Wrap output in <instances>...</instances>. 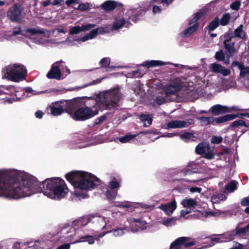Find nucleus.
Wrapping results in <instances>:
<instances>
[{"label":"nucleus","mask_w":249,"mask_h":249,"mask_svg":"<svg viewBox=\"0 0 249 249\" xmlns=\"http://www.w3.org/2000/svg\"><path fill=\"white\" fill-rule=\"evenodd\" d=\"M41 192L50 198L58 200L67 195L69 189L65 181L59 178L39 182L36 177L24 171L0 170V197L18 199Z\"/></svg>","instance_id":"f257e3e1"},{"label":"nucleus","mask_w":249,"mask_h":249,"mask_svg":"<svg viewBox=\"0 0 249 249\" xmlns=\"http://www.w3.org/2000/svg\"><path fill=\"white\" fill-rule=\"evenodd\" d=\"M91 101V107H79L77 100H71L73 106L70 108L68 114L75 121H84L98 114L100 110H108L113 112L120 107L122 98L119 87H115L100 93L94 99L89 97Z\"/></svg>","instance_id":"f03ea898"},{"label":"nucleus","mask_w":249,"mask_h":249,"mask_svg":"<svg viewBox=\"0 0 249 249\" xmlns=\"http://www.w3.org/2000/svg\"><path fill=\"white\" fill-rule=\"evenodd\" d=\"M160 92L162 95H165L167 99H172V101L180 93L182 94L183 97L190 100L198 98L195 88L186 82H182L179 78L172 83L166 85Z\"/></svg>","instance_id":"7ed1b4c3"},{"label":"nucleus","mask_w":249,"mask_h":249,"mask_svg":"<svg viewBox=\"0 0 249 249\" xmlns=\"http://www.w3.org/2000/svg\"><path fill=\"white\" fill-rule=\"evenodd\" d=\"M66 178L75 189L89 190L100 184V180L86 172L74 171L66 175Z\"/></svg>","instance_id":"20e7f679"},{"label":"nucleus","mask_w":249,"mask_h":249,"mask_svg":"<svg viewBox=\"0 0 249 249\" xmlns=\"http://www.w3.org/2000/svg\"><path fill=\"white\" fill-rule=\"evenodd\" d=\"M12 35L14 36L20 35L31 39L36 44L47 45L50 43L48 38L51 36L52 32L40 27H25L22 29L18 26L13 29Z\"/></svg>","instance_id":"39448f33"},{"label":"nucleus","mask_w":249,"mask_h":249,"mask_svg":"<svg viewBox=\"0 0 249 249\" xmlns=\"http://www.w3.org/2000/svg\"><path fill=\"white\" fill-rule=\"evenodd\" d=\"M83 231L79 229L76 231L75 228L72 227H68L62 230L63 237L61 238V241L71 242L72 244H75L82 242H88L90 245L93 244L96 240L94 233L89 232V233H82Z\"/></svg>","instance_id":"423d86ee"},{"label":"nucleus","mask_w":249,"mask_h":249,"mask_svg":"<svg viewBox=\"0 0 249 249\" xmlns=\"http://www.w3.org/2000/svg\"><path fill=\"white\" fill-rule=\"evenodd\" d=\"M3 78L15 82H19L25 78L26 68L20 64H13L5 67L2 70Z\"/></svg>","instance_id":"0eeeda50"},{"label":"nucleus","mask_w":249,"mask_h":249,"mask_svg":"<svg viewBox=\"0 0 249 249\" xmlns=\"http://www.w3.org/2000/svg\"><path fill=\"white\" fill-rule=\"evenodd\" d=\"M71 100H61L52 103L49 107L48 110L53 116H58L64 112L68 113L70 107L73 106Z\"/></svg>","instance_id":"6e6552de"},{"label":"nucleus","mask_w":249,"mask_h":249,"mask_svg":"<svg viewBox=\"0 0 249 249\" xmlns=\"http://www.w3.org/2000/svg\"><path fill=\"white\" fill-rule=\"evenodd\" d=\"M214 89V93L220 92L222 91H225L223 85V78L218 79L217 81L213 83V85L210 83H207V86L204 87L203 91L201 89H197L196 90V94L199 96H204L208 89Z\"/></svg>","instance_id":"1a4fd4ad"},{"label":"nucleus","mask_w":249,"mask_h":249,"mask_svg":"<svg viewBox=\"0 0 249 249\" xmlns=\"http://www.w3.org/2000/svg\"><path fill=\"white\" fill-rule=\"evenodd\" d=\"M148 10L145 6L142 5L139 7L129 9L125 13V18L134 22H136L142 17Z\"/></svg>","instance_id":"9d476101"},{"label":"nucleus","mask_w":249,"mask_h":249,"mask_svg":"<svg viewBox=\"0 0 249 249\" xmlns=\"http://www.w3.org/2000/svg\"><path fill=\"white\" fill-rule=\"evenodd\" d=\"M110 222L111 219L110 217H106L103 216H96L94 220V225L93 231L97 232L104 230H107L110 228Z\"/></svg>","instance_id":"9b49d317"},{"label":"nucleus","mask_w":249,"mask_h":249,"mask_svg":"<svg viewBox=\"0 0 249 249\" xmlns=\"http://www.w3.org/2000/svg\"><path fill=\"white\" fill-rule=\"evenodd\" d=\"M22 11L20 4L16 3L9 8L7 12V16L12 21L18 22L21 19Z\"/></svg>","instance_id":"f8f14e48"},{"label":"nucleus","mask_w":249,"mask_h":249,"mask_svg":"<svg viewBox=\"0 0 249 249\" xmlns=\"http://www.w3.org/2000/svg\"><path fill=\"white\" fill-rule=\"evenodd\" d=\"M120 187V182L114 179L108 183L106 188L105 195L108 199H113L117 195L118 190Z\"/></svg>","instance_id":"ddd939ff"},{"label":"nucleus","mask_w":249,"mask_h":249,"mask_svg":"<svg viewBox=\"0 0 249 249\" xmlns=\"http://www.w3.org/2000/svg\"><path fill=\"white\" fill-rule=\"evenodd\" d=\"M108 231L113 237H120L124 235L126 231H129V228L127 225H117L114 222L111 224Z\"/></svg>","instance_id":"4468645a"},{"label":"nucleus","mask_w":249,"mask_h":249,"mask_svg":"<svg viewBox=\"0 0 249 249\" xmlns=\"http://www.w3.org/2000/svg\"><path fill=\"white\" fill-rule=\"evenodd\" d=\"M129 224L128 226L129 231L136 232L139 230H143L146 229L147 227V222L141 218H130L127 219Z\"/></svg>","instance_id":"2eb2a0df"},{"label":"nucleus","mask_w":249,"mask_h":249,"mask_svg":"<svg viewBox=\"0 0 249 249\" xmlns=\"http://www.w3.org/2000/svg\"><path fill=\"white\" fill-rule=\"evenodd\" d=\"M194 123L193 119H189L186 121L181 120H173L165 124L164 127L165 129L181 128L186 127Z\"/></svg>","instance_id":"dca6fc26"},{"label":"nucleus","mask_w":249,"mask_h":249,"mask_svg":"<svg viewBox=\"0 0 249 249\" xmlns=\"http://www.w3.org/2000/svg\"><path fill=\"white\" fill-rule=\"evenodd\" d=\"M232 240L230 231L223 234L213 235L208 238V241L210 242V246H212L217 243L229 242Z\"/></svg>","instance_id":"f3484780"},{"label":"nucleus","mask_w":249,"mask_h":249,"mask_svg":"<svg viewBox=\"0 0 249 249\" xmlns=\"http://www.w3.org/2000/svg\"><path fill=\"white\" fill-rule=\"evenodd\" d=\"M98 34V30L97 29L91 30L89 33L87 34L81 38H77L71 40L69 37H68L67 39L63 41L64 43H68L69 45H72L74 41H81L82 42L86 41L88 40L92 39L97 36Z\"/></svg>","instance_id":"a211bd4d"},{"label":"nucleus","mask_w":249,"mask_h":249,"mask_svg":"<svg viewBox=\"0 0 249 249\" xmlns=\"http://www.w3.org/2000/svg\"><path fill=\"white\" fill-rule=\"evenodd\" d=\"M98 34V30L97 29L91 30L89 33L87 34L81 38H77L71 40L69 37H68L67 39L63 41L64 43H68L69 45H72L74 41H81L82 42L86 41L88 40L92 39L97 36Z\"/></svg>","instance_id":"6ab92c4d"},{"label":"nucleus","mask_w":249,"mask_h":249,"mask_svg":"<svg viewBox=\"0 0 249 249\" xmlns=\"http://www.w3.org/2000/svg\"><path fill=\"white\" fill-rule=\"evenodd\" d=\"M224 41L223 43L225 49L229 53L231 56H233L236 52V50L234 47L235 41L231 36H230L227 33L223 36Z\"/></svg>","instance_id":"aec40b11"},{"label":"nucleus","mask_w":249,"mask_h":249,"mask_svg":"<svg viewBox=\"0 0 249 249\" xmlns=\"http://www.w3.org/2000/svg\"><path fill=\"white\" fill-rule=\"evenodd\" d=\"M130 19L125 18V13L124 15L117 17L113 24V29L115 30H119L123 27L128 28L130 24Z\"/></svg>","instance_id":"412c9836"},{"label":"nucleus","mask_w":249,"mask_h":249,"mask_svg":"<svg viewBox=\"0 0 249 249\" xmlns=\"http://www.w3.org/2000/svg\"><path fill=\"white\" fill-rule=\"evenodd\" d=\"M209 68L212 72L215 73H220L224 76L229 75L231 72L230 69H227L224 66L216 63L211 64Z\"/></svg>","instance_id":"4be33fe9"},{"label":"nucleus","mask_w":249,"mask_h":249,"mask_svg":"<svg viewBox=\"0 0 249 249\" xmlns=\"http://www.w3.org/2000/svg\"><path fill=\"white\" fill-rule=\"evenodd\" d=\"M21 92L23 94L25 92L29 93H31L33 95H37L41 94L45 92V91H36L33 90L31 87H26L23 89H20V91H17L15 94L16 98H13L11 99L7 100V102L10 103H12L14 101H18L22 98V95L20 94Z\"/></svg>","instance_id":"5701e85b"},{"label":"nucleus","mask_w":249,"mask_h":249,"mask_svg":"<svg viewBox=\"0 0 249 249\" xmlns=\"http://www.w3.org/2000/svg\"><path fill=\"white\" fill-rule=\"evenodd\" d=\"M47 77L49 79H55L60 80L61 78L59 61L54 63L52 65L51 70L47 74Z\"/></svg>","instance_id":"b1692460"},{"label":"nucleus","mask_w":249,"mask_h":249,"mask_svg":"<svg viewBox=\"0 0 249 249\" xmlns=\"http://www.w3.org/2000/svg\"><path fill=\"white\" fill-rule=\"evenodd\" d=\"M177 208V204L175 199L172 200L170 202L162 204L159 206V208L163 210L166 214L171 215Z\"/></svg>","instance_id":"393cba45"},{"label":"nucleus","mask_w":249,"mask_h":249,"mask_svg":"<svg viewBox=\"0 0 249 249\" xmlns=\"http://www.w3.org/2000/svg\"><path fill=\"white\" fill-rule=\"evenodd\" d=\"M211 111L212 113L215 115H218L220 113L230 112V110L229 108V107L226 106H222L220 105H216L213 106L211 108Z\"/></svg>","instance_id":"a878e982"},{"label":"nucleus","mask_w":249,"mask_h":249,"mask_svg":"<svg viewBox=\"0 0 249 249\" xmlns=\"http://www.w3.org/2000/svg\"><path fill=\"white\" fill-rule=\"evenodd\" d=\"M227 34L231 36V38L233 39L235 37L243 39L246 38V33L243 31V25H240L237 28L235 29L233 33H228Z\"/></svg>","instance_id":"bb28decb"},{"label":"nucleus","mask_w":249,"mask_h":249,"mask_svg":"<svg viewBox=\"0 0 249 249\" xmlns=\"http://www.w3.org/2000/svg\"><path fill=\"white\" fill-rule=\"evenodd\" d=\"M90 220L89 217L85 216L75 220L73 223V225L76 229L83 228L84 227H86V226L90 222Z\"/></svg>","instance_id":"cd10ccee"},{"label":"nucleus","mask_w":249,"mask_h":249,"mask_svg":"<svg viewBox=\"0 0 249 249\" xmlns=\"http://www.w3.org/2000/svg\"><path fill=\"white\" fill-rule=\"evenodd\" d=\"M169 64V62H164L160 60H150L144 62L142 65L147 68L160 66L166 65Z\"/></svg>","instance_id":"c85d7f7f"},{"label":"nucleus","mask_w":249,"mask_h":249,"mask_svg":"<svg viewBox=\"0 0 249 249\" xmlns=\"http://www.w3.org/2000/svg\"><path fill=\"white\" fill-rule=\"evenodd\" d=\"M135 205H138V206H141L145 209H147L149 208L148 205L143 204L142 203H135L134 202H132L130 201H124L122 202H119L116 205L117 207L120 208H130L135 207Z\"/></svg>","instance_id":"c756f323"},{"label":"nucleus","mask_w":249,"mask_h":249,"mask_svg":"<svg viewBox=\"0 0 249 249\" xmlns=\"http://www.w3.org/2000/svg\"><path fill=\"white\" fill-rule=\"evenodd\" d=\"M199 25L198 23L193 24V25L185 29L184 31L180 33V35L181 37H186L190 36L193 33L196 32L198 28Z\"/></svg>","instance_id":"7c9ffc66"},{"label":"nucleus","mask_w":249,"mask_h":249,"mask_svg":"<svg viewBox=\"0 0 249 249\" xmlns=\"http://www.w3.org/2000/svg\"><path fill=\"white\" fill-rule=\"evenodd\" d=\"M223 81L225 91L236 87V82L232 78H223Z\"/></svg>","instance_id":"2f4dec72"},{"label":"nucleus","mask_w":249,"mask_h":249,"mask_svg":"<svg viewBox=\"0 0 249 249\" xmlns=\"http://www.w3.org/2000/svg\"><path fill=\"white\" fill-rule=\"evenodd\" d=\"M181 205L184 208H194L198 205V203L195 199L185 198L182 200Z\"/></svg>","instance_id":"473e14b6"},{"label":"nucleus","mask_w":249,"mask_h":249,"mask_svg":"<svg viewBox=\"0 0 249 249\" xmlns=\"http://www.w3.org/2000/svg\"><path fill=\"white\" fill-rule=\"evenodd\" d=\"M236 117V116L233 114H227L218 118L213 117V122H215L217 124H220L227 121L232 120Z\"/></svg>","instance_id":"72a5a7b5"},{"label":"nucleus","mask_w":249,"mask_h":249,"mask_svg":"<svg viewBox=\"0 0 249 249\" xmlns=\"http://www.w3.org/2000/svg\"><path fill=\"white\" fill-rule=\"evenodd\" d=\"M249 230V224L246 227L243 228H239L237 227L235 230L230 231V235L231 237L232 240L233 237L238 234H245L247 233Z\"/></svg>","instance_id":"f704fd0d"},{"label":"nucleus","mask_w":249,"mask_h":249,"mask_svg":"<svg viewBox=\"0 0 249 249\" xmlns=\"http://www.w3.org/2000/svg\"><path fill=\"white\" fill-rule=\"evenodd\" d=\"M59 69L61 75V78L63 79L69 75L70 73V70L67 68L66 64L62 61H59Z\"/></svg>","instance_id":"c9c22d12"},{"label":"nucleus","mask_w":249,"mask_h":249,"mask_svg":"<svg viewBox=\"0 0 249 249\" xmlns=\"http://www.w3.org/2000/svg\"><path fill=\"white\" fill-rule=\"evenodd\" d=\"M210 150L208 144L206 143H201L199 144L196 148V151L197 154H203Z\"/></svg>","instance_id":"e433bc0d"},{"label":"nucleus","mask_w":249,"mask_h":249,"mask_svg":"<svg viewBox=\"0 0 249 249\" xmlns=\"http://www.w3.org/2000/svg\"><path fill=\"white\" fill-rule=\"evenodd\" d=\"M101 6L106 11H111L117 6V2L114 0H107Z\"/></svg>","instance_id":"4c0bfd02"},{"label":"nucleus","mask_w":249,"mask_h":249,"mask_svg":"<svg viewBox=\"0 0 249 249\" xmlns=\"http://www.w3.org/2000/svg\"><path fill=\"white\" fill-rule=\"evenodd\" d=\"M226 196L223 193H218L213 195L211 198V201L213 203H218L220 201L226 200Z\"/></svg>","instance_id":"58836bf2"},{"label":"nucleus","mask_w":249,"mask_h":249,"mask_svg":"<svg viewBox=\"0 0 249 249\" xmlns=\"http://www.w3.org/2000/svg\"><path fill=\"white\" fill-rule=\"evenodd\" d=\"M142 86L141 85L139 80L137 81L134 84L132 89L136 94H141L142 95L145 94L144 90L142 89Z\"/></svg>","instance_id":"ea45409f"},{"label":"nucleus","mask_w":249,"mask_h":249,"mask_svg":"<svg viewBox=\"0 0 249 249\" xmlns=\"http://www.w3.org/2000/svg\"><path fill=\"white\" fill-rule=\"evenodd\" d=\"M140 120L143 122L144 126H149L152 122V119L149 115L142 114L140 116Z\"/></svg>","instance_id":"a19ab883"},{"label":"nucleus","mask_w":249,"mask_h":249,"mask_svg":"<svg viewBox=\"0 0 249 249\" xmlns=\"http://www.w3.org/2000/svg\"><path fill=\"white\" fill-rule=\"evenodd\" d=\"M76 144L78 145V146L79 148L87 147L90 145L89 139L85 138L84 136L80 137L79 141L76 142Z\"/></svg>","instance_id":"79ce46f5"},{"label":"nucleus","mask_w":249,"mask_h":249,"mask_svg":"<svg viewBox=\"0 0 249 249\" xmlns=\"http://www.w3.org/2000/svg\"><path fill=\"white\" fill-rule=\"evenodd\" d=\"M64 0H45L41 2V4L44 6L47 7L51 4L53 6L61 5Z\"/></svg>","instance_id":"37998d69"},{"label":"nucleus","mask_w":249,"mask_h":249,"mask_svg":"<svg viewBox=\"0 0 249 249\" xmlns=\"http://www.w3.org/2000/svg\"><path fill=\"white\" fill-rule=\"evenodd\" d=\"M238 182L235 180H232L225 186V191L228 193L234 192L237 189Z\"/></svg>","instance_id":"c03bdc74"},{"label":"nucleus","mask_w":249,"mask_h":249,"mask_svg":"<svg viewBox=\"0 0 249 249\" xmlns=\"http://www.w3.org/2000/svg\"><path fill=\"white\" fill-rule=\"evenodd\" d=\"M197 119L200 121L201 125H207L213 123V117H197Z\"/></svg>","instance_id":"a18cd8bd"},{"label":"nucleus","mask_w":249,"mask_h":249,"mask_svg":"<svg viewBox=\"0 0 249 249\" xmlns=\"http://www.w3.org/2000/svg\"><path fill=\"white\" fill-rule=\"evenodd\" d=\"M220 24V19L218 18H216L211 22L210 23L208 26L209 32H211L215 30Z\"/></svg>","instance_id":"49530a36"},{"label":"nucleus","mask_w":249,"mask_h":249,"mask_svg":"<svg viewBox=\"0 0 249 249\" xmlns=\"http://www.w3.org/2000/svg\"><path fill=\"white\" fill-rule=\"evenodd\" d=\"M161 223L166 227H171L176 224L175 218H167L162 220Z\"/></svg>","instance_id":"de8ad7c7"},{"label":"nucleus","mask_w":249,"mask_h":249,"mask_svg":"<svg viewBox=\"0 0 249 249\" xmlns=\"http://www.w3.org/2000/svg\"><path fill=\"white\" fill-rule=\"evenodd\" d=\"M142 75L143 74L141 72V71L140 70H137L131 72H128L126 74V76L127 78H133L141 77Z\"/></svg>","instance_id":"09e8293b"},{"label":"nucleus","mask_w":249,"mask_h":249,"mask_svg":"<svg viewBox=\"0 0 249 249\" xmlns=\"http://www.w3.org/2000/svg\"><path fill=\"white\" fill-rule=\"evenodd\" d=\"M136 136L137 135L134 134H127L124 136L120 137L119 138V140L121 143H126L134 139Z\"/></svg>","instance_id":"8fccbe9b"},{"label":"nucleus","mask_w":249,"mask_h":249,"mask_svg":"<svg viewBox=\"0 0 249 249\" xmlns=\"http://www.w3.org/2000/svg\"><path fill=\"white\" fill-rule=\"evenodd\" d=\"M195 138L194 134L191 132H185L180 136V138L186 142L193 140Z\"/></svg>","instance_id":"3c124183"},{"label":"nucleus","mask_w":249,"mask_h":249,"mask_svg":"<svg viewBox=\"0 0 249 249\" xmlns=\"http://www.w3.org/2000/svg\"><path fill=\"white\" fill-rule=\"evenodd\" d=\"M203 12L199 11L198 12L193 15V17L190 20L189 22V25H191L193 24H195L196 23H197V20L202 16Z\"/></svg>","instance_id":"603ef678"},{"label":"nucleus","mask_w":249,"mask_h":249,"mask_svg":"<svg viewBox=\"0 0 249 249\" xmlns=\"http://www.w3.org/2000/svg\"><path fill=\"white\" fill-rule=\"evenodd\" d=\"M172 101L171 99H167L165 95L164 96H158L156 98L155 102L158 105H162L165 103L167 101Z\"/></svg>","instance_id":"864d4df0"},{"label":"nucleus","mask_w":249,"mask_h":249,"mask_svg":"<svg viewBox=\"0 0 249 249\" xmlns=\"http://www.w3.org/2000/svg\"><path fill=\"white\" fill-rule=\"evenodd\" d=\"M231 18V16L230 14L225 13L224 14L221 20H220V24L222 26H225L227 25L230 21Z\"/></svg>","instance_id":"5fc2aeb1"},{"label":"nucleus","mask_w":249,"mask_h":249,"mask_svg":"<svg viewBox=\"0 0 249 249\" xmlns=\"http://www.w3.org/2000/svg\"><path fill=\"white\" fill-rule=\"evenodd\" d=\"M83 32L82 27L79 26H76L73 27H70L69 34L75 35L78 34L80 32Z\"/></svg>","instance_id":"6e6d98bb"},{"label":"nucleus","mask_w":249,"mask_h":249,"mask_svg":"<svg viewBox=\"0 0 249 249\" xmlns=\"http://www.w3.org/2000/svg\"><path fill=\"white\" fill-rule=\"evenodd\" d=\"M240 76L243 78H249V67L244 66L240 71Z\"/></svg>","instance_id":"4d7b16f0"},{"label":"nucleus","mask_w":249,"mask_h":249,"mask_svg":"<svg viewBox=\"0 0 249 249\" xmlns=\"http://www.w3.org/2000/svg\"><path fill=\"white\" fill-rule=\"evenodd\" d=\"M231 126L232 127H238L239 126H243L247 127H249V125L246 124V123L242 120H236L233 122L231 123Z\"/></svg>","instance_id":"13d9d810"},{"label":"nucleus","mask_w":249,"mask_h":249,"mask_svg":"<svg viewBox=\"0 0 249 249\" xmlns=\"http://www.w3.org/2000/svg\"><path fill=\"white\" fill-rule=\"evenodd\" d=\"M99 64L101 67L107 68L110 64V59L109 57L103 58L100 60Z\"/></svg>","instance_id":"bf43d9fd"},{"label":"nucleus","mask_w":249,"mask_h":249,"mask_svg":"<svg viewBox=\"0 0 249 249\" xmlns=\"http://www.w3.org/2000/svg\"><path fill=\"white\" fill-rule=\"evenodd\" d=\"M223 140V138L221 136H213L211 139V142L213 144H219Z\"/></svg>","instance_id":"052dcab7"},{"label":"nucleus","mask_w":249,"mask_h":249,"mask_svg":"<svg viewBox=\"0 0 249 249\" xmlns=\"http://www.w3.org/2000/svg\"><path fill=\"white\" fill-rule=\"evenodd\" d=\"M98 30V33L105 34L107 33L110 32V27L108 26L100 27L97 29Z\"/></svg>","instance_id":"680f3d73"},{"label":"nucleus","mask_w":249,"mask_h":249,"mask_svg":"<svg viewBox=\"0 0 249 249\" xmlns=\"http://www.w3.org/2000/svg\"><path fill=\"white\" fill-rule=\"evenodd\" d=\"M49 31H50V30ZM51 32H52V35L49 37H50L53 35V33L55 32H57V33H63L65 34L67 32V30L66 28L58 27L57 28H55L53 30H51Z\"/></svg>","instance_id":"e2e57ef3"},{"label":"nucleus","mask_w":249,"mask_h":249,"mask_svg":"<svg viewBox=\"0 0 249 249\" xmlns=\"http://www.w3.org/2000/svg\"><path fill=\"white\" fill-rule=\"evenodd\" d=\"M107 119V115L105 114L104 115H102L95 120L94 122V124L97 125L100 123H102L103 122H105Z\"/></svg>","instance_id":"0e129e2a"},{"label":"nucleus","mask_w":249,"mask_h":249,"mask_svg":"<svg viewBox=\"0 0 249 249\" xmlns=\"http://www.w3.org/2000/svg\"><path fill=\"white\" fill-rule=\"evenodd\" d=\"M224 54L222 50H220L216 52L215 54V58L218 61H222L224 59Z\"/></svg>","instance_id":"69168bd1"},{"label":"nucleus","mask_w":249,"mask_h":249,"mask_svg":"<svg viewBox=\"0 0 249 249\" xmlns=\"http://www.w3.org/2000/svg\"><path fill=\"white\" fill-rule=\"evenodd\" d=\"M103 79V78H98L96 80H94L90 83H89L87 85H84L83 86H82L81 87H79V88H80V89L84 88L89 86H91V85H96V84H99L100 83H101L102 82V80Z\"/></svg>","instance_id":"338daca9"},{"label":"nucleus","mask_w":249,"mask_h":249,"mask_svg":"<svg viewBox=\"0 0 249 249\" xmlns=\"http://www.w3.org/2000/svg\"><path fill=\"white\" fill-rule=\"evenodd\" d=\"M240 4V2L238 1H235L231 4L230 7L231 9L237 11L239 9Z\"/></svg>","instance_id":"774afa93"}]
</instances>
